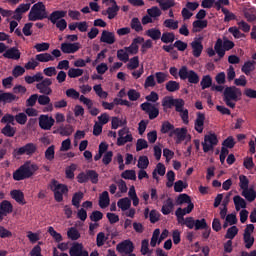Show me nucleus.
<instances>
[{
    "label": "nucleus",
    "instance_id": "obj_1",
    "mask_svg": "<svg viewBox=\"0 0 256 256\" xmlns=\"http://www.w3.org/2000/svg\"><path fill=\"white\" fill-rule=\"evenodd\" d=\"M35 171H39V166L35 163L26 162L13 172V179L14 181L30 179L35 175Z\"/></svg>",
    "mask_w": 256,
    "mask_h": 256
},
{
    "label": "nucleus",
    "instance_id": "obj_2",
    "mask_svg": "<svg viewBox=\"0 0 256 256\" xmlns=\"http://www.w3.org/2000/svg\"><path fill=\"white\" fill-rule=\"evenodd\" d=\"M243 96V92L236 86H227L223 92V101L230 109H235V103L240 101Z\"/></svg>",
    "mask_w": 256,
    "mask_h": 256
},
{
    "label": "nucleus",
    "instance_id": "obj_3",
    "mask_svg": "<svg viewBox=\"0 0 256 256\" xmlns=\"http://www.w3.org/2000/svg\"><path fill=\"white\" fill-rule=\"evenodd\" d=\"M50 190L54 194V200L56 203H62L63 201V195L67 197L69 195V187L67 184L59 183L56 179H52L49 184Z\"/></svg>",
    "mask_w": 256,
    "mask_h": 256
},
{
    "label": "nucleus",
    "instance_id": "obj_4",
    "mask_svg": "<svg viewBox=\"0 0 256 256\" xmlns=\"http://www.w3.org/2000/svg\"><path fill=\"white\" fill-rule=\"evenodd\" d=\"M178 76L181 81H188L191 85H197L201 81L199 74L195 70H189L187 66H182L179 69Z\"/></svg>",
    "mask_w": 256,
    "mask_h": 256
},
{
    "label": "nucleus",
    "instance_id": "obj_5",
    "mask_svg": "<svg viewBox=\"0 0 256 256\" xmlns=\"http://www.w3.org/2000/svg\"><path fill=\"white\" fill-rule=\"evenodd\" d=\"M233 47H235V43L233 41L227 39L223 41L221 38H218L214 45V49L220 59L225 57V51H231Z\"/></svg>",
    "mask_w": 256,
    "mask_h": 256
},
{
    "label": "nucleus",
    "instance_id": "obj_6",
    "mask_svg": "<svg viewBox=\"0 0 256 256\" xmlns=\"http://www.w3.org/2000/svg\"><path fill=\"white\" fill-rule=\"evenodd\" d=\"M183 99L181 98H173V96H165L162 99V107L164 113H167L169 109H173L175 107V111H179L180 107L182 106Z\"/></svg>",
    "mask_w": 256,
    "mask_h": 256
},
{
    "label": "nucleus",
    "instance_id": "obj_7",
    "mask_svg": "<svg viewBox=\"0 0 256 256\" xmlns=\"http://www.w3.org/2000/svg\"><path fill=\"white\" fill-rule=\"evenodd\" d=\"M217 143H219V140L217 139V135L215 133L205 135L204 141L202 142L204 153H209V151H213Z\"/></svg>",
    "mask_w": 256,
    "mask_h": 256
},
{
    "label": "nucleus",
    "instance_id": "obj_8",
    "mask_svg": "<svg viewBox=\"0 0 256 256\" xmlns=\"http://www.w3.org/2000/svg\"><path fill=\"white\" fill-rule=\"evenodd\" d=\"M37 152V144L35 143H27L26 145L15 149L13 152L14 157H21V155H35Z\"/></svg>",
    "mask_w": 256,
    "mask_h": 256
},
{
    "label": "nucleus",
    "instance_id": "obj_9",
    "mask_svg": "<svg viewBox=\"0 0 256 256\" xmlns=\"http://www.w3.org/2000/svg\"><path fill=\"white\" fill-rule=\"evenodd\" d=\"M116 251L122 256L131 255L135 251V246L131 240H124L116 245Z\"/></svg>",
    "mask_w": 256,
    "mask_h": 256
},
{
    "label": "nucleus",
    "instance_id": "obj_10",
    "mask_svg": "<svg viewBox=\"0 0 256 256\" xmlns=\"http://www.w3.org/2000/svg\"><path fill=\"white\" fill-rule=\"evenodd\" d=\"M140 108L142 111L145 112L146 115L149 116V119L153 121V119H157L159 117V108H157L155 105L144 102L140 105Z\"/></svg>",
    "mask_w": 256,
    "mask_h": 256
},
{
    "label": "nucleus",
    "instance_id": "obj_11",
    "mask_svg": "<svg viewBox=\"0 0 256 256\" xmlns=\"http://www.w3.org/2000/svg\"><path fill=\"white\" fill-rule=\"evenodd\" d=\"M52 85L53 80H51V78H45L36 84V89H38L39 93H42V95H51V93H53V89H51Z\"/></svg>",
    "mask_w": 256,
    "mask_h": 256
},
{
    "label": "nucleus",
    "instance_id": "obj_12",
    "mask_svg": "<svg viewBox=\"0 0 256 256\" xmlns=\"http://www.w3.org/2000/svg\"><path fill=\"white\" fill-rule=\"evenodd\" d=\"M141 43H145V38L138 36L132 40V43L128 47H125V51L130 55H137L139 53V45H141Z\"/></svg>",
    "mask_w": 256,
    "mask_h": 256
},
{
    "label": "nucleus",
    "instance_id": "obj_13",
    "mask_svg": "<svg viewBox=\"0 0 256 256\" xmlns=\"http://www.w3.org/2000/svg\"><path fill=\"white\" fill-rule=\"evenodd\" d=\"M60 49L62 53L69 55V54L77 53V51L81 49V44L79 42H74V43L64 42L61 44Z\"/></svg>",
    "mask_w": 256,
    "mask_h": 256
},
{
    "label": "nucleus",
    "instance_id": "obj_14",
    "mask_svg": "<svg viewBox=\"0 0 256 256\" xmlns=\"http://www.w3.org/2000/svg\"><path fill=\"white\" fill-rule=\"evenodd\" d=\"M55 125V119L49 117V115H41L39 117V127L44 131H51V127Z\"/></svg>",
    "mask_w": 256,
    "mask_h": 256
},
{
    "label": "nucleus",
    "instance_id": "obj_15",
    "mask_svg": "<svg viewBox=\"0 0 256 256\" xmlns=\"http://www.w3.org/2000/svg\"><path fill=\"white\" fill-rule=\"evenodd\" d=\"M109 1L112 6L108 7L107 10L102 11V15H108V19H115L116 15L119 13V5H117V1L115 0H104Z\"/></svg>",
    "mask_w": 256,
    "mask_h": 256
},
{
    "label": "nucleus",
    "instance_id": "obj_16",
    "mask_svg": "<svg viewBox=\"0 0 256 256\" xmlns=\"http://www.w3.org/2000/svg\"><path fill=\"white\" fill-rule=\"evenodd\" d=\"M201 41H203V37L195 38L191 43L192 53L196 58L201 57V53H203V43Z\"/></svg>",
    "mask_w": 256,
    "mask_h": 256
},
{
    "label": "nucleus",
    "instance_id": "obj_17",
    "mask_svg": "<svg viewBox=\"0 0 256 256\" xmlns=\"http://www.w3.org/2000/svg\"><path fill=\"white\" fill-rule=\"evenodd\" d=\"M176 136V143H182L187 139V128H174V130L169 134V137Z\"/></svg>",
    "mask_w": 256,
    "mask_h": 256
},
{
    "label": "nucleus",
    "instance_id": "obj_18",
    "mask_svg": "<svg viewBox=\"0 0 256 256\" xmlns=\"http://www.w3.org/2000/svg\"><path fill=\"white\" fill-rule=\"evenodd\" d=\"M64 17H67V11L55 10L49 16H47V19L54 25L58 21H61V19H63Z\"/></svg>",
    "mask_w": 256,
    "mask_h": 256
},
{
    "label": "nucleus",
    "instance_id": "obj_19",
    "mask_svg": "<svg viewBox=\"0 0 256 256\" xmlns=\"http://www.w3.org/2000/svg\"><path fill=\"white\" fill-rule=\"evenodd\" d=\"M70 256H87V250H83V244L81 243H74L70 250Z\"/></svg>",
    "mask_w": 256,
    "mask_h": 256
},
{
    "label": "nucleus",
    "instance_id": "obj_20",
    "mask_svg": "<svg viewBox=\"0 0 256 256\" xmlns=\"http://www.w3.org/2000/svg\"><path fill=\"white\" fill-rule=\"evenodd\" d=\"M3 57H5V59L19 61V59H21V51H19L17 47H12L3 53Z\"/></svg>",
    "mask_w": 256,
    "mask_h": 256
},
{
    "label": "nucleus",
    "instance_id": "obj_21",
    "mask_svg": "<svg viewBox=\"0 0 256 256\" xmlns=\"http://www.w3.org/2000/svg\"><path fill=\"white\" fill-rule=\"evenodd\" d=\"M115 33L104 30L100 37V43H107V45H113L115 43Z\"/></svg>",
    "mask_w": 256,
    "mask_h": 256
},
{
    "label": "nucleus",
    "instance_id": "obj_22",
    "mask_svg": "<svg viewBox=\"0 0 256 256\" xmlns=\"http://www.w3.org/2000/svg\"><path fill=\"white\" fill-rule=\"evenodd\" d=\"M205 126V114L198 112L194 123V129L197 133H203V127Z\"/></svg>",
    "mask_w": 256,
    "mask_h": 256
},
{
    "label": "nucleus",
    "instance_id": "obj_23",
    "mask_svg": "<svg viewBox=\"0 0 256 256\" xmlns=\"http://www.w3.org/2000/svg\"><path fill=\"white\" fill-rule=\"evenodd\" d=\"M209 22L207 20H196L192 23V33H201L203 29H207Z\"/></svg>",
    "mask_w": 256,
    "mask_h": 256
},
{
    "label": "nucleus",
    "instance_id": "obj_24",
    "mask_svg": "<svg viewBox=\"0 0 256 256\" xmlns=\"http://www.w3.org/2000/svg\"><path fill=\"white\" fill-rule=\"evenodd\" d=\"M111 203V198L109 197V192L103 191L100 194L98 205L101 209H107Z\"/></svg>",
    "mask_w": 256,
    "mask_h": 256
},
{
    "label": "nucleus",
    "instance_id": "obj_25",
    "mask_svg": "<svg viewBox=\"0 0 256 256\" xmlns=\"http://www.w3.org/2000/svg\"><path fill=\"white\" fill-rule=\"evenodd\" d=\"M10 195L12 197V199H14V201H16V203H19L20 205H25V194H23V192H21V190H12L10 192Z\"/></svg>",
    "mask_w": 256,
    "mask_h": 256
},
{
    "label": "nucleus",
    "instance_id": "obj_26",
    "mask_svg": "<svg viewBox=\"0 0 256 256\" xmlns=\"http://www.w3.org/2000/svg\"><path fill=\"white\" fill-rule=\"evenodd\" d=\"M31 11L38 15H44V17H47V8L45 7V4L43 2H38L34 4L31 8Z\"/></svg>",
    "mask_w": 256,
    "mask_h": 256
},
{
    "label": "nucleus",
    "instance_id": "obj_27",
    "mask_svg": "<svg viewBox=\"0 0 256 256\" xmlns=\"http://www.w3.org/2000/svg\"><path fill=\"white\" fill-rule=\"evenodd\" d=\"M183 107H185V100L182 101V106L176 112L180 114L183 124L189 125V110L183 109Z\"/></svg>",
    "mask_w": 256,
    "mask_h": 256
},
{
    "label": "nucleus",
    "instance_id": "obj_28",
    "mask_svg": "<svg viewBox=\"0 0 256 256\" xmlns=\"http://www.w3.org/2000/svg\"><path fill=\"white\" fill-rule=\"evenodd\" d=\"M173 209H175V204L173 203V199L168 198L162 206L161 213H163L164 215H170Z\"/></svg>",
    "mask_w": 256,
    "mask_h": 256
},
{
    "label": "nucleus",
    "instance_id": "obj_29",
    "mask_svg": "<svg viewBox=\"0 0 256 256\" xmlns=\"http://www.w3.org/2000/svg\"><path fill=\"white\" fill-rule=\"evenodd\" d=\"M255 66H256L255 60L246 61L242 66L241 71L246 75H251L252 71H255Z\"/></svg>",
    "mask_w": 256,
    "mask_h": 256
},
{
    "label": "nucleus",
    "instance_id": "obj_30",
    "mask_svg": "<svg viewBox=\"0 0 256 256\" xmlns=\"http://www.w3.org/2000/svg\"><path fill=\"white\" fill-rule=\"evenodd\" d=\"M0 210L7 217L9 214L13 213V204L9 200H3L0 203Z\"/></svg>",
    "mask_w": 256,
    "mask_h": 256
},
{
    "label": "nucleus",
    "instance_id": "obj_31",
    "mask_svg": "<svg viewBox=\"0 0 256 256\" xmlns=\"http://www.w3.org/2000/svg\"><path fill=\"white\" fill-rule=\"evenodd\" d=\"M17 100V96L11 92H1L0 91V101L3 103H13V101Z\"/></svg>",
    "mask_w": 256,
    "mask_h": 256
},
{
    "label": "nucleus",
    "instance_id": "obj_32",
    "mask_svg": "<svg viewBox=\"0 0 256 256\" xmlns=\"http://www.w3.org/2000/svg\"><path fill=\"white\" fill-rule=\"evenodd\" d=\"M200 87L202 91L209 89V87H213V78H211V75H204L202 77V80L200 81Z\"/></svg>",
    "mask_w": 256,
    "mask_h": 256
},
{
    "label": "nucleus",
    "instance_id": "obj_33",
    "mask_svg": "<svg viewBox=\"0 0 256 256\" xmlns=\"http://www.w3.org/2000/svg\"><path fill=\"white\" fill-rule=\"evenodd\" d=\"M166 91H169V93H175V91H179L181 89V84L175 80H170L165 85Z\"/></svg>",
    "mask_w": 256,
    "mask_h": 256
},
{
    "label": "nucleus",
    "instance_id": "obj_34",
    "mask_svg": "<svg viewBox=\"0 0 256 256\" xmlns=\"http://www.w3.org/2000/svg\"><path fill=\"white\" fill-rule=\"evenodd\" d=\"M242 197H245L249 203H253L256 199V191L253 188H247L242 191Z\"/></svg>",
    "mask_w": 256,
    "mask_h": 256
},
{
    "label": "nucleus",
    "instance_id": "obj_35",
    "mask_svg": "<svg viewBox=\"0 0 256 256\" xmlns=\"http://www.w3.org/2000/svg\"><path fill=\"white\" fill-rule=\"evenodd\" d=\"M146 35L153 41H159V39H161V30L157 28H151L146 31Z\"/></svg>",
    "mask_w": 256,
    "mask_h": 256
},
{
    "label": "nucleus",
    "instance_id": "obj_36",
    "mask_svg": "<svg viewBox=\"0 0 256 256\" xmlns=\"http://www.w3.org/2000/svg\"><path fill=\"white\" fill-rule=\"evenodd\" d=\"M233 201L236 211H239L240 209H245L247 207V202L239 195L234 196Z\"/></svg>",
    "mask_w": 256,
    "mask_h": 256
},
{
    "label": "nucleus",
    "instance_id": "obj_37",
    "mask_svg": "<svg viewBox=\"0 0 256 256\" xmlns=\"http://www.w3.org/2000/svg\"><path fill=\"white\" fill-rule=\"evenodd\" d=\"M117 205L121 211H127L131 209V200L128 197L118 200Z\"/></svg>",
    "mask_w": 256,
    "mask_h": 256
},
{
    "label": "nucleus",
    "instance_id": "obj_38",
    "mask_svg": "<svg viewBox=\"0 0 256 256\" xmlns=\"http://www.w3.org/2000/svg\"><path fill=\"white\" fill-rule=\"evenodd\" d=\"M1 133L5 137H15L17 129L15 127H12L10 124H6L5 127L2 128Z\"/></svg>",
    "mask_w": 256,
    "mask_h": 256
},
{
    "label": "nucleus",
    "instance_id": "obj_39",
    "mask_svg": "<svg viewBox=\"0 0 256 256\" xmlns=\"http://www.w3.org/2000/svg\"><path fill=\"white\" fill-rule=\"evenodd\" d=\"M173 131H175V125L171 124V122L165 121L164 123H162L161 133H163L164 135H167V133L168 135H171Z\"/></svg>",
    "mask_w": 256,
    "mask_h": 256
},
{
    "label": "nucleus",
    "instance_id": "obj_40",
    "mask_svg": "<svg viewBox=\"0 0 256 256\" xmlns=\"http://www.w3.org/2000/svg\"><path fill=\"white\" fill-rule=\"evenodd\" d=\"M36 61L40 63H49V61H55V57L49 53H41L36 55Z\"/></svg>",
    "mask_w": 256,
    "mask_h": 256
},
{
    "label": "nucleus",
    "instance_id": "obj_41",
    "mask_svg": "<svg viewBox=\"0 0 256 256\" xmlns=\"http://www.w3.org/2000/svg\"><path fill=\"white\" fill-rule=\"evenodd\" d=\"M84 194L83 192L79 191L73 194L72 197V205L76 207V209H79L81 205V201H83Z\"/></svg>",
    "mask_w": 256,
    "mask_h": 256
},
{
    "label": "nucleus",
    "instance_id": "obj_42",
    "mask_svg": "<svg viewBox=\"0 0 256 256\" xmlns=\"http://www.w3.org/2000/svg\"><path fill=\"white\" fill-rule=\"evenodd\" d=\"M187 205L188 206L185 208H178L177 214L182 217V215H189V213H191L193 209H195V204H193L192 201L188 202Z\"/></svg>",
    "mask_w": 256,
    "mask_h": 256
},
{
    "label": "nucleus",
    "instance_id": "obj_43",
    "mask_svg": "<svg viewBox=\"0 0 256 256\" xmlns=\"http://www.w3.org/2000/svg\"><path fill=\"white\" fill-rule=\"evenodd\" d=\"M75 171H77L76 164H71L70 166H67L65 169L66 179H70V180L75 179Z\"/></svg>",
    "mask_w": 256,
    "mask_h": 256
},
{
    "label": "nucleus",
    "instance_id": "obj_44",
    "mask_svg": "<svg viewBox=\"0 0 256 256\" xmlns=\"http://www.w3.org/2000/svg\"><path fill=\"white\" fill-rule=\"evenodd\" d=\"M88 181H91L93 185L99 183V174L95 170H86Z\"/></svg>",
    "mask_w": 256,
    "mask_h": 256
},
{
    "label": "nucleus",
    "instance_id": "obj_45",
    "mask_svg": "<svg viewBox=\"0 0 256 256\" xmlns=\"http://www.w3.org/2000/svg\"><path fill=\"white\" fill-rule=\"evenodd\" d=\"M185 203H191V196L185 193L178 195L176 198V205H185Z\"/></svg>",
    "mask_w": 256,
    "mask_h": 256
},
{
    "label": "nucleus",
    "instance_id": "obj_46",
    "mask_svg": "<svg viewBox=\"0 0 256 256\" xmlns=\"http://www.w3.org/2000/svg\"><path fill=\"white\" fill-rule=\"evenodd\" d=\"M59 133L60 135H62V137H69V135L73 134V126H71L70 124L61 126L59 128Z\"/></svg>",
    "mask_w": 256,
    "mask_h": 256
},
{
    "label": "nucleus",
    "instance_id": "obj_47",
    "mask_svg": "<svg viewBox=\"0 0 256 256\" xmlns=\"http://www.w3.org/2000/svg\"><path fill=\"white\" fill-rule=\"evenodd\" d=\"M83 73L84 71L81 68H70L68 70V77H70V79H77V77H81Z\"/></svg>",
    "mask_w": 256,
    "mask_h": 256
},
{
    "label": "nucleus",
    "instance_id": "obj_48",
    "mask_svg": "<svg viewBox=\"0 0 256 256\" xmlns=\"http://www.w3.org/2000/svg\"><path fill=\"white\" fill-rule=\"evenodd\" d=\"M187 187H189V184L183 182V180H178L174 183L175 193H183V189H187Z\"/></svg>",
    "mask_w": 256,
    "mask_h": 256
},
{
    "label": "nucleus",
    "instance_id": "obj_49",
    "mask_svg": "<svg viewBox=\"0 0 256 256\" xmlns=\"http://www.w3.org/2000/svg\"><path fill=\"white\" fill-rule=\"evenodd\" d=\"M122 179H128L130 181H137V174L135 170H125L121 174Z\"/></svg>",
    "mask_w": 256,
    "mask_h": 256
},
{
    "label": "nucleus",
    "instance_id": "obj_50",
    "mask_svg": "<svg viewBox=\"0 0 256 256\" xmlns=\"http://www.w3.org/2000/svg\"><path fill=\"white\" fill-rule=\"evenodd\" d=\"M93 90L95 91L96 95L100 97V99H107V97H109V93H107L106 91H103L101 84L95 85L93 87Z\"/></svg>",
    "mask_w": 256,
    "mask_h": 256
},
{
    "label": "nucleus",
    "instance_id": "obj_51",
    "mask_svg": "<svg viewBox=\"0 0 256 256\" xmlns=\"http://www.w3.org/2000/svg\"><path fill=\"white\" fill-rule=\"evenodd\" d=\"M48 233L51 235V237H53L56 243H61V241H63V236L61 233L56 232L53 226L48 227Z\"/></svg>",
    "mask_w": 256,
    "mask_h": 256
},
{
    "label": "nucleus",
    "instance_id": "obj_52",
    "mask_svg": "<svg viewBox=\"0 0 256 256\" xmlns=\"http://www.w3.org/2000/svg\"><path fill=\"white\" fill-rule=\"evenodd\" d=\"M131 29H134L136 33H140V31L143 30V26L141 25V21H139V18L135 17L132 18L131 23H130Z\"/></svg>",
    "mask_w": 256,
    "mask_h": 256
},
{
    "label": "nucleus",
    "instance_id": "obj_53",
    "mask_svg": "<svg viewBox=\"0 0 256 256\" xmlns=\"http://www.w3.org/2000/svg\"><path fill=\"white\" fill-rule=\"evenodd\" d=\"M162 43H173L175 41V33L164 32L161 36Z\"/></svg>",
    "mask_w": 256,
    "mask_h": 256
},
{
    "label": "nucleus",
    "instance_id": "obj_54",
    "mask_svg": "<svg viewBox=\"0 0 256 256\" xmlns=\"http://www.w3.org/2000/svg\"><path fill=\"white\" fill-rule=\"evenodd\" d=\"M243 239L246 249H251L255 243V237L251 236V234H243Z\"/></svg>",
    "mask_w": 256,
    "mask_h": 256
},
{
    "label": "nucleus",
    "instance_id": "obj_55",
    "mask_svg": "<svg viewBox=\"0 0 256 256\" xmlns=\"http://www.w3.org/2000/svg\"><path fill=\"white\" fill-rule=\"evenodd\" d=\"M237 233H239V228H237V226H232L228 228L225 234V239H230L231 241L232 239H235V236L237 235Z\"/></svg>",
    "mask_w": 256,
    "mask_h": 256
},
{
    "label": "nucleus",
    "instance_id": "obj_56",
    "mask_svg": "<svg viewBox=\"0 0 256 256\" xmlns=\"http://www.w3.org/2000/svg\"><path fill=\"white\" fill-rule=\"evenodd\" d=\"M68 238L71 239L72 241H77L79 237H81V234L79 233V230L77 228L71 227L67 231Z\"/></svg>",
    "mask_w": 256,
    "mask_h": 256
},
{
    "label": "nucleus",
    "instance_id": "obj_57",
    "mask_svg": "<svg viewBox=\"0 0 256 256\" xmlns=\"http://www.w3.org/2000/svg\"><path fill=\"white\" fill-rule=\"evenodd\" d=\"M45 159H47V161H53V159H55V145H51L49 146L45 153Z\"/></svg>",
    "mask_w": 256,
    "mask_h": 256
},
{
    "label": "nucleus",
    "instance_id": "obj_58",
    "mask_svg": "<svg viewBox=\"0 0 256 256\" xmlns=\"http://www.w3.org/2000/svg\"><path fill=\"white\" fill-rule=\"evenodd\" d=\"M132 141H133V135L128 134L124 137H118L117 145H118V147H123V145H125V143H131Z\"/></svg>",
    "mask_w": 256,
    "mask_h": 256
},
{
    "label": "nucleus",
    "instance_id": "obj_59",
    "mask_svg": "<svg viewBox=\"0 0 256 256\" xmlns=\"http://www.w3.org/2000/svg\"><path fill=\"white\" fill-rule=\"evenodd\" d=\"M137 167L138 169H147L149 167V158L147 156H140Z\"/></svg>",
    "mask_w": 256,
    "mask_h": 256
},
{
    "label": "nucleus",
    "instance_id": "obj_60",
    "mask_svg": "<svg viewBox=\"0 0 256 256\" xmlns=\"http://www.w3.org/2000/svg\"><path fill=\"white\" fill-rule=\"evenodd\" d=\"M206 227H208L207 225V220H205V218L202 219H197L195 220V224H194V228L195 231H201L203 229H206Z\"/></svg>",
    "mask_w": 256,
    "mask_h": 256
},
{
    "label": "nucleus",
    "instance_id": "obj_61",
    "mask_svg": "<svg viewBox=\"0 0 256 256\" xmlns=\"http://www.w3.org/2000/svg\"><path fill=\"white\" fill-rule=\"evenodd\" d=\"M117 57L119 61H123V63H127V61H129V52H127V50H124V49H119L117 51Z\"/></svg>",
    "mask_w": 256,
    "mask_h": 256
},
{
    "label": "nucleus",
    "instance_id": "obj_62",
    "mask_svg": "<svg viewBox=\"0 0 256 256\" xmlns=\"http://www.w3.org/2000/svg\"><path fill=\"white\" fill-rule=\"evenodd\" d=\"M239 187L242 189V191H245L246 189H249V178L245 175H240L239 176Z\"/></svg>",
    "mask_w": 256,
    "mask_h": 256
},
{
    "label": "nucleus",
    "instance_id": "obj_63",
    "mask_svg": "<svg viewBox=\"0 0 256 256\" xmlns=\"http://www.w3.org/2000/svg\"><path fill=\"white\" fill-rule=\"evenodd\" d=\"M247 21H256V9L250 8L244 12Z\"/></svg>",
    "mask_w": 256,
    "mask_h": 256
},
{
    "label": "nucleus",
    "instance_id": "obj_64",
    "mask_svg": "<svg viewBox=\"0 0 256 256\" xmlns=\"http://www.w3.org/2000/svg\"><path fill=\"white\" fill-rule=\"evenodd\" d=\"M137 67H139V56H134L127 64V69L134 70L137 69Z\"/></svg>",
    "mask_w": 256,
    "mask_h": 256
}]
</instances>
